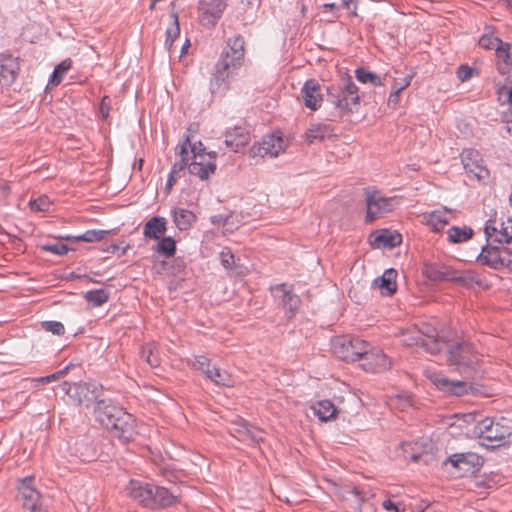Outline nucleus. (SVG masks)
<instances>
[{"label": "nucleus", "mask_w": 512, "mask_h": 512, "mask_svg": "<svg viewBox=\"0 0 512 512\" xmlns=\"http://www.w3.org/2000/svg\"><path fill=\"white\" fill-rule=\"evenodd\" d=\"M166 231L167 226H144V235L155 240L165 237Z\"/></svg>", "instance_id": "8fccbe9b"}, {"label": "nucleus", "mask_w": 512, "mask_h": 512, "mask_svg": "<svg viewBox=\"0 0 512 512\" xmlns=\"http://www.w3.org/2000/svg\"><path fill=\"white\" fill-rule=\"evenodd\" d=\"M180 34V26L178 21V14L173 13L171 14V24L166 30V39H165V47L170 50L174 40L179 36Z\"/></svg>", "instance_id": "a19ab883"}, {"label": "nucleus", "mask_w": 512, "mask_h": 512, "mask_svg": "<svg viewBox=\"0 0 512 512\" xmlns=\"http://www.w3.org/2000/svg\"><path fill=\"white\" fill-rule=\"evenodd\" d=\"M414 77V74H407L406 76L402 78H394L393 84H392V90L400 91L402 92L404 89H406L408 86H410L411 81Z\"/></svg>", "instance_id": "864d4df0"}, {"label": "nucleus", "mask_w": 512, "mask_h": 512, "mask_svg": "<svg viewBox=\"0 0 512 512\" xmlns=\"http://www.w3.org/2000/svg\"><path fill=\"white\" fill-rule=\"evenodd\" d=\"M232 215H215L211 218V222L213 225L216 224H229Z\"/></svg>", "instance_id": "052dcab7"}, {"label": "nucleus", "mask_w": 512, "mask_h": 512, "mask_svg": "<svg viewBox=\"0 0 512 512\" xmlns=\"http://www.w3.org/2000/svg\"><path fill=\"white\" fill-rule=\"evenodd\" d=\"M484 463L482 456L474 452L455 453L448 457L443 465H451L458 472L459 477L472 475L480 470Z\"/></svg>", "instance_id": "1a4fd4ad"}, {"label": "nucleus", "mask_w": 512, "mask_h": 512, "mask_svg": "<svg viewBox=\"0 0 512 512\" xmlns=\"http://www.w3.org/2000/svg\"><path fill=\"white\" fill-rule=\"evenodd\" d=\"M473 234L470 226H451L447 231V238L450 243L457 244L471 239Z\"/></svg>", "instance_id": "72a5a7b5"}, {"label": "nucleus", "mask_w": 512, "mask_h": 512, "mask_svg": "<svg viewBox=\"0 0 512 512\" xmlns=\"http://www.w3.org/2000/svg\"><path fill=\"white\" fill-rule=\"evenodd\" d=\"M192 366L200 370L205 376L213 381L217 385L230 386L231 378L230 375L218 367H212L210 365V359L204 355L195 356L192 362Z\"/></svg>", "instance_id": "2eb2a0df"}, {"label": "nucleus", "mask_w": 512, "mask_h": 512, "mask_svg": "<svg viewBox=\"0 0 512 512\" xmlns=\"http://www.w3.org/2000/svg\"><path fill=\"white\" fill-rule=\"evenodd\" d=\"M423 274L431 281H454L463 285H469L474 281V276L470 272L459 271L440 262L425 263Z\"/></svg>", "instance_id": "0eeeda50"}, {"label": "nucleus", "mask_w": 512, "mask_h": 512, "mask_svg": "<svg viewBox=\"0 0 512 512\" xmlns=\"http://www.w3.org/2000/svg\"><path fill=\"white\" fill-rule=\"evenodd\" d=\"M333 354L347 362L361 360L365 352L370 349V343L351 335L336 336L331 343Z\"/></svg>", "instance_id": "39448f33"}, {"label": "nucleus", "mask_w": 512, "mask_h": 512, "mask_svg": "<svg viewBox=\"0 0 512 512\" xmlns=\"http://www.w3.org/2000/svg\"><path fill=\"white\" fill-rule=\"evenodd\" d=\"M397 271L395 269H387L383 275L374 280V284L382 290V294L391 296L397 290L396 284Z\"/></svg>", "instance_id": "7c9ffc66"}, {"label": "nucleus", "mask_w": 512, "mask_h": 512, "mask_svg": "<svg viewBox=\"0 0 512 512\" xmlns=\"http://www.w3.org/2000/svg\"><path fill=\"white\" fill-rule=\"evenodd\" d=\"M41 250L50 252L59 256H63L68 253V251L71 250L70 247H68L66 244H63L61 242L56 243H48L43 244L40 246Z\"/></svg>", "instance_id": "de8ad7c7"}, {"label": "nucleus", "mask_w": 512, "mask_h": 512, "mask_svg": "<svg viewBox=\"0 0 512 512\" xmlns=\"http://www.w3.org/2000/svg\"><path fill=\"white\" fill-rule=\"evenodd\" d=\"M366 222H373L395 210L401 202V197H384L379 191L365 189Z\"/></svg>", "instance_id": "423d86ee"}, {"label": "nucleus", "mask_w": 512, "mask_h": 512, "mask_svg": "<svg viewBox=\"0 0 512 512\" xmlns=\"http://www.w3.org/2000/svg\"><path fill=\"white\" fill-rule=\"evenodd\" d=\"M383 508L387 511H392L394 510L395 512H405V508L402 507L400 508L399 505L395 504L394 502H392L391 500H385L382 504Z\"/></svg>", "instance_id": "bf43d9fd"}, {"label": "nucleus", "mask_w": 512, "mask_h": 512, "mask_svg": "<svg viewBox=\"0 0 512 512\" xmlns=\"http://www.w3.org/2000/svg\"><path fill=\"white\" fill-rule=\"evenodd\" d=\"M33 477H25L19 480L18 492L25 509L35 512L40 506V493L33 486Z\"/></svg>", "instance_id": "6ab92c4d"}, {"label": "nucleus", "mask_w": 512, "mask_h": 512, "mask_svg": "<svg viewBox=\"0 0 512 512\" xmlns=\"http://www.w3.org/2000/svg\"><path fill=\"white\" fill-rule=\"evenodd\" d=\"M102 386L97 383H78L74 386L71 396L79 405L88 407L90 404L100 401L99 396Z\"/></svg>", "instance_id": "412c9836"}, {"label": "nucleus", "mask_w": 512, "mask_h": 512, "mask_svg": "<svg viewBox=\"0 0 512 512\" xmlns=\"http://www.w3.org/2000/svg\"><path fill=\"white\" fill-rule=\"evenodd\" d=\"M152 249L161 256L169 259L174 257L176 254V241L170 236L163 237L159 240L156 246L152 247Z\"/></svg>", "instance_id": "e433bc0d"}, {"label": "nucleus", "mask_w": 512, "mask_h": 512, "mask_svg": "<svg viewBox=\"0 0 512 512\" xmlns=\"http://www.w3.org/2000/svg\"><path fill=\"white\" fill-rule=\"evenodd\" d=\"M68 369H69V366H67L64 369L59 370L53 374H50L48 376L36 378V379H34V381L37 383H40V384H45V383H50L52 381H56V380L60 379L62 376H64L67 373Z\"/></svg>", "instance_id": "6e6d98bb"}, {"label": "nucleus", "mask_w": 512, "mask_h": 512, "mask_svg": "<svg viewBox=\"0 0 512 512\" xmlns=\"http://www.w3.org/2000/svg\"><path fill=\"white\" fill-rule=\"evenodd\" d=\"M171 215L174 224H192L197 221L196 215L184 208H174Z\"/></svg>", "instance_id": "ea45409f"}, {"label": "nucleus", "mask_w": 512, "mask_h": 512, "mask_svg": "<svg viewBox=\"0 0 512 512\" xmlns=\"http://www.w3.org/2000/svg\"><path fill=\"white\" fill-rule=\"evenodd\" d=\"M20 65L11 55H0V86L7 87L17 78Z\"/></svg>", "instance_id": "cd10ccee"}, {"label": "nucleus", "mask_w": 512, "mask_h": 512, "mask_svg": "<svg viewBox=\"0 0 512 512\" xmlns=\"http://www.w3.org/2000/svg\"><path fill=\"white\" fill-rule=\"evenodd\" d=\"M41 327L46 332H51L54 335H63L65 332L64 325L59 321H43Z\"/></svg>", "instance_id": "603ef678"}, {"label": "nucleus", "mask_w": 512, "mask_h": 512, "mask_svg": "<svg viewBox=\"0 0 512 512\" xmlns=\"http://www.w3.org/2000/svg\"><path fill=\"white\" fill-rule=\"evenodd\" d=\"M245 41L243 36L235 35L229 37L226 45L217 61L221 68H230L236 72L243 66L245 61Z\"/></svg>", "instance_id": "6e6552de"}, {"label": "nucleus", "mask_w": 512, "mask_h": 512, "mask_svg": "<svg viewBox=\"0 0 512 512\" xmlns=\"http://www.w3.org/2000/svg\"><path fill=\"white\" fill-rule=\"evenodd\" d=\"M109 233H110V231H108V230H88L82 235H78V236L64 235V236H61L60 238L64 239V240H73L76 242L92 243V242L101 241Z\"/></svg>", "instance_id": "f704fd0d"}, {"label": "nucleus", "mask_w": 512, "mask_h": 512, "mask_svg": "<svg viewBox=\"0 0 512 512\" xmlns=\"http://www.w3.org/2000/svg\"><path fill=\"white\" fill-rule=\"evenodd\" d=\"M249 140V132L244 127L235 126L225 132V144L233 152H238L248 145Z\"/></svg>", "instance_id": "c85d7f7f"}, {"label": "nucleus", "mask_w": 512, "mask_h": 512, "mask_svg": "<svg viewBox=\"0 0 512 512\" xmlns=\"http://www.w3.org/2000/svg\"><path fill=\"white\" fill-rule=\"evenodd\" d=\"M504 92L507 95V98L511 105V111H512V87L511 88H504Z\"/></svg>", "instance_id": "774afa93"}, {"label": "nucleus", "mask_w": 512, "mask_h": 512, "mask_svg": "<svg viewBox=\"0 0 512 512\" xmlns=\"http://www.w3.org/2000/svg\"><path fill=\"white\" fill-rule=\"evenodd\" d=\"M145 224H167V223H166V219L165 218L159 217V216H155V217H152Z\"/></svg>", "instance_id": "338daca9"}, {"label": "nucleus", "mask_w": 512, "mask_h": 512, "mask_svg": "<svg viewBox=\"0 0 512 512\" xmlns=\"http://www.w3.org/2000/svg\"><path fill=\"white\" fill-rule=\"evenodd\" d=\"M400 93V91L392 90L388 99V104L394 107L398 105L400 101Z\"/></svg>", "instance_id": "680f3d73"}, {"label": "nucleus", "mask_w": 512, "mask_h": 512, "mask_svg": "<svg viewBox=\"0 0 512 512\" xmlns=\"http://www.w3.org/2000/svg\"><path fill=\"white\" fill-rule=\"evenodd\" d=\"M282 151H284V140L281 136L274 134L265 135L259 143L254 144L251 148L253 156L260 157H277Z\"/></svg>", "instance_id": "a211bd4d"}, {"label": "nucleus", "mask_w": 512, "mask_h": 512, "mask_svg": "<svg viewBox=\"0 0 512 512\" xmlns=\"http://www.w3.org/2000/svg\"><path fill=\"white\" fill-rule=\"evenodd\" d=\"M430 380L437 389L451 396L466 395L472 389L467 380H451L440 373H433Z\"/></svg>", "instance_id": "ddd939ff"}, {"label": "nucleus", "mask_w": 512, "mask_h": 512, "mask_svg": "<svg viewBox=\"0 0 512 512\" xmlns=\"http://www.w3.org/2000/svg\"><path fill=\"white\" fill-rule=\"evenodd\" d=\"M241 3L247 8L259 7L261 0H241Z\"/></svg>", "instance_id": "69168bd1"}, {"label": "nucleus", "mask_w": 512, "mask_h": 512, "mask_svg": "<svg viewBox=\"0 0 512 512\" xmlns=\"http://www.w3.org/2000/svg\"><path fill=\"white\" fill-rule=\"evenodd\" d=\"M226 8L225 0H200L199 20L203 26L213 27Z\"/></svg>", "instance_id": "4468645a"}, {"label": "nucleus", "mask_w": 512, "mask_h": 512, "mask_svg": "<svg viewBox=\"0 0 512 512\" xmlns=\"http://www.w3.org/2000/svg\"><path fill=\"white\" fill-rule=\"evenodd\" d=\"M355 77L361 83H371L373 86H382L383 82L379 75L370 72L363 67L355 70Z\"/></svg>", "instance_id": "79ce46f5"}, {"label": "nucleus", "mask_w": 512, "mask_h": 512, "mask_svg": "<svg viewBox=\"0 0 512 512\" xmlns=\"http://www.w3.org/2000/svg\"><path fill=\"white\" fill-rule=\"evenodd\" d=\"M461 161L465 172L471 179L484 182L489 178V170L484 165L480 153L474 149H464L461 154Z\"/></svg>", "instance_id": "9b49d317"}, {"label": "nucleus", "mask_w": 512, "mask_h": 512, "mask_svg": "<svg viewBox=\"0 0 512 512\" xmlns=\"http://www.w3.org/2000/svg\"><path fill=\"white\" fill-rule=\"evenodd\" d=\"M177 177H178L177 174H173V172L170 171L167 182H166V190L168 192L170 191L172 186L176 183Z\"/></svg>", "instance_id": "0e129e2a"}, {"label": "nucleus", "mask_w": 512, "mask_h": 512, "mask_svg": "<svg viewBox=\"0 0 512 512\" xmlns=\"http://www.w3.org/2000/svg\"><path fill=\"white\" fill-rule=\"evenodd\" d=\"M484 233L487 245L478 256V262L500 270L506 265V257L500 255L499 248L503 246L507 252L512 253V243L505 242L512 236V226H484Z\"/></svg>", "instance_id": "f257e3e1"}, {"label": "nucleus", "mask_w": 512, "mask_h": 512, "mask_svg": "<svg viewBox=\"0 0 512 512\" xmlns=\"http://www.w3.org/2000/svg\"><path fill=\"white\" fill-rule=\"evenodd\" d=\"M421 333L422 347L430 354H438L446 342L440 339L438 332L435 327L429 324H423L420 328L416 329Z\"/></svg>", "instance_id": "393cba45"}, {"label": "nucleus", "mask_w": 512, "mask_h": 512, "mask_svg": "<svg viewBox=\"0 0 512 512\" xmlns=\"http://www.w3.org/2000/svg\"><path fill=\"white\" fill-rule=\"evenodd\" d=\"M311 408L320 421L331 420L337 415V408L330 400L318 401Z\"/></svg>", "instance_id": "2f4dec72"}, {"label": "nucleus", "mask_w": 512, "mask_h": 512, "mask_svg": "<svg viewBox=\"0 0 512 512\" xmlns=\"http://www.w3.org/2000/svg\"><path fill=\"white\" fill-rule=\"evenodd\" d=\"M427 224H449L455 219V213L446 207L427 214Z\"/></svg>", "instance_id": "4c0bfd02"}, {"label": "nucleus", "mask_w": 512, "mask_h": 512, "mask_svg": "<svg viewBox=\"0 0 512 512\" xmlns=\"http://www.w3.org/2000/svg\"><path fill=\"white\" fill-rule=\"evenodd\" d=\"M71 63H72V62H71V60H69V59L63 60L61 63H59V64L55 67V69H54V71H53V73H52V75H51V77H50L49 82H50L52 85H58V84H60V83H61V81H62V78H63L64 73H65V72H67V71L70 69V67H71Z\"/></svg>", "instance_id": "49530a36"}, {"label": "nucleus", "mask_w": 512, "mask_h": 512, "mask_svg": "<svg viewBox=\"0 0 512 512\" xmlns=\"http://www.w3.org/2000/svg\"><path fill=\"white\" fill-rule=\"evenodd\" d=\"M236 74V71L230 68L223 69L220 67L219 63L216 62L214 72L209 83L211 94L224 95L229 89L230 82Z\"/></svg>", "instance_id": "aec40b11"}, {"label": "nucleus", "mask_w": 512, "mask_h": 512, "mask_svg": "<svg viewBox=\"0 0 512 512\" xmlns=\"http://www.w3.org/2000/svg\"><path fill=\"white\" fill-rule=\"evenodd\" d=\"M327 101L334 106L338 116L353 113L360 105L358 87L351 77L343 78L339 83L327 87Z\"/></svg>", "instance_id": "f03ea898"}, {"label": "nucleus", "mask_w": 512, "mask_h": 512, "mask_svg": "<svg viewBox=\"0 0 512 512\" xmlns=\"http://www.w3.org/2000/svg\"><path fill=\"white\" fill-rule=\"evenodd\" d=\"M370 243L375 248L393 249L402 243V235L395 230L380 229L371 233Z\"/></svg>", "instance_id": "a878e982"}, {"label": "nucleus", "mask_w": 512, "mask_h": 512, "mask_svg": "<svg viewBox=\"0 0 512 512\" xmlns=\"http://www.w3.org/2000/svg\"><path fill=\"white\" fill-rule=\"evenodd\" d=\"M301 95L307 108L312 111H316L320 108L323 101V95L321 86L317 80H307L301 89Z\"/></svg>", "instance_id": "bb28decb"}, {"label": "nucleus", "mask_w": 512, "mask_h": 512, "mask_svg": "<svg viewBox=\"0 0 512 512\" xmlns=\"http://www.w3.org/2000/svg\"><path fill=\"white\" fill-rule=\"evenodd\" d=\"M500 42H502L498 37L493 36L491 32L483 34L479 39V45L480 47L484 49H493L494 47L497 48L499 46Z\"/></svg>", "instance_id": "3c124183"}, {"label": "nucleus", "mask_w": 512, "mask_h": 512, "mask_svg": "<svg viewBox=\"0 0 512 512\" xmlns=\"http://www.w3.org/2000/svg\"><path fill=\"white\" fill-rule=\"evenodd\" d=\"M120 415L117 420L108 429L112 437L118 438L126 443L132 441L137 434L135 419L132 414L123 410H116Z\"/></svg>", "instance_id": "f8f14e48"}, {"label": "nucleus", "mask_w": 512, "mask_h": 512, "mask_svg": "<svg viewBox=\"0 0 512 512\" xmlns=\"http://www.w3.org/2000/svg\"><path fill=\"white\" fill-rule=\"evenodd\" d=\"M155 351L156 346L152 343L144 345L141 349V357L153 368L160 365V358Z\"/></svg>", "instance_id": "a18cd8bd"}, {"label": "nucleus", "mask_w": 512, "mask_h": 512, "mask_svg": "<svg viewBox=\"0 0 512 512\" xmlns=\"http://www.w3.org/2000/svg\"><path fill=\"white\" fill-rule=\"evenodd\" d=\"M474 434L498 447L512 434V421L504 417L497 421L485 418L475 425Z\"/></svg>", "instance_id": "20e7f679"}, {"label": "nucleus", "mask_w": 512, "mask_h": 512, "mask_svg": "<svg viewBox=\"0 0 512 512\" xmlns=\"http://www.w3.org/2000/svg\"><path fill=\"white\" fill-rule=\"evenodd\" d=\"M29 207L32 212H49L53 207V202L47 195H39L37 198L29 200Z\"/></svg>", "instance_id": "c03bdc74"}, {"label": "nucleus", "mask_w": 512, "mask_h": 512, "mask_svg": "<svg viewBox=\"0 0 512 512\" xmlns=\"http://www.w3.org/2000/svg\"><path fill=\"white\" fill-rule=\"evenodd\" d=\"M272 294L283 309L289 311L292 317L301 305V299L298 295L294 294L291 289H288L286 284L276 285L271 288Z\"/></svg>", "instance_id": "5701e85b"}, {"label": "nucleus", "mask_w": 512, "mask_h": 512, "mask_svg": "<svg viewBox=\"0 0 512 512\" xmlns=\"http://www.w3.org/2000/svg\"><path fill=\"white\" fill-rule=\"evenodd\" d=\"M76 383L74 384H71L67 381H64L61 385H60V389L67 395H69L70 397L72 396L73 394V391H74V386H75Z\"/></svg>", "instance_id": "e2e57ef3"}, {"label": "nucleus", "mask_w": 512, "mask_h": 512, "mask_svg": "<svg viewBox=\"0 0 512 512\" xmlns=\"http://www.w3.org/2000/svg\"><path fill=\"white\" fill-rule=\"evenodd\" d=\"M111 110V99L108 96H104L100 103V114L103 119H107Z\"/></svg>", "instance_id": "13d9d810"}, {"label": "nucleus", "mask_w": 512, "mask_h": 512, "mask_svg": "<svg viewBox=\"0 0 512 512\" xmlns=\"http://www.w3.org/2000/svg\"><path fill=\"white\" fill-rule=\"evenodd\" d=\"M110 293L106 289H96L86 292L85 299L94 306H101L109 300Z\"/></svg>", "instance_id": "37998d69"}, {"label": "nucleus", "mask_w": 512, "mask_h": 512, "mask_svg": "<svg viewBox=\"0 0 512 512\" xmlns=\"http://www.w3.org/2000/svg\"><path fill=\"white\" fill-rule=\"evenodd\" d=\"M361 361L363 369L367 372L380 373L391 367L390 359L381 349L373 347L371 343L370 349L365 352Z\"/></svg>", "instance_id": "f3484780"}, {"label": "nucleus", "mask_w": 512, "mask_h": 512, "mask_svg": "<svg viewBox=\"0 0 512 512\" xmlns=\"http://www.w3.org/2000/svg\"><path fill=\"white\" fill-rule=\"evenodd\" d=\"M127 495L133 499L134 501L141 504L143 507L150 508L153 507V484L131 479L126 486Z\"/></svg>", "instance_id": "dca6fc26"}, {"label": "nucleus", "mask_w": 512, "mask_h": 512, "mask_svg": "<svg viewBox=\"0 0 512 512\" xmlns=\"http://www.w3.org/2000/svg\"><path fill=\"white\" fill-rule=\"evenodd\" d=\"M191 152L193 153V160L188 166L189 173L201 180H207L210 175L215 173L217 153L214 151L209 153L197 152L196 145L191 146Z\"/></svg>", "instance_id": "9d476101"}, {"label": "nucleus", "mask_w": 512, "mask_h": 512, "mask_svg": "<svg viewBox=\"0 0 512 512\" xmlns=\"http://www.w3.org/2000/svg\"><path fill=\"white\" fill-rule=\"evenodd\" d=\"M221 264L225 269H233L235 264L234 254L229 249H224L220 253Z\"/></svg>", "instance_id": "5fc2aeb1"}, {"label": "nucleus", "mask_w": 512, "mask_h": 512, "mask_svg": "<svg viewBox=\"0 0 512 512\" xmlns=\"http://www.w3.org/2000/svg\"><path fill=\"white\" fill-rule=\"evenodd\" d=\"M472 68H470L468 65H461L456 72L457 77L462 81H467L472 76Z\"/></svg>", "instance_id": "4d7b16f0"}, {"label": "nucleus", "mask_w": 512, "mask_h": 512, "mask_svg": "<svg viewBox=\"0 0 512 512\" xmlns=\"http://www.w3.org/2000/svg\"><path fill=\"white\" fill-rule=\"evenodd\" d=\"M332 133V129L326 124H312L307 129L305 136L309 143H313L316 140H323Z\"/></svg>", "instance_id": "c9c22d12"}, {"label": "nucleus", "mask_w": 512, "mask_h": 512, "mask_svg": "<svg viewBox=\"0 0 512 512\" xmlns=\"http://www.w3.org/2000/svg\"><path fill=\"white\" fill-rule=\"evenodd\" d=\"M421 333H419L416 329L408 330L406 333L403 334V343L406 346H421L422 347V340H421Z\"/></svg>", "instance_id": "09e8293b"}, {"label": "nucleus", "mask_w": 512, "mask_h": 512, "mask_svg": "<svg viewBox=\"0 0 512 512\" xmlns=\"http://www.w3.org/2000/svg\"><path fill=\"white\" fill-rule=\"evenodd\" d=\"M447 352L448 364L455 366L466 378H471L477 372L481 359L472 343L466 340L457 341L448 345Z\"/></svg>", "instance_id": "7ed1b4c3"}, {"label": "nucleus", "mask_w": 512, "mask_h": 512, "mask_svg": "<svg viewBox=\"0 0 512 512\" xmlns=\"http://www.w3.org/2000/svg\"><path fill=\"white\" fill-rule=\"evenodd\" d=\"M497 69L502 74H507L512 67V45L500 42L496 48Z\"/></svg>", "instance_id": "c756f323"}, {"label": "nucleus", "mask_w": 512, "mask_h": 512, "mask_svg": "<svg viewBox=\"0 0 512 512\" xmlns=\"http://www.w3.org/2000/svg\"><path fill=\"white\" fill-rule=\"evenodd\" d=\"M116 410H123V408L113 404L110 400H100L94 407V415L96 420L108 430L120 416Z\"/></svg>", "instance_id": "b1692460"}, {"label": "nucleus", "mask_w": 512, "mask_h": 512, "mask_svg": "<svg viewBox=\"0 0 512 512\" xmlns=\"http://www.w3.org/2000/svg\"><path fill=\"white\" fill-rule=\"evenodd\" d=\"M235 432L238 434L239 439L242 441H250L258 444L263 441L262 432L255 427H251L246 422L237 424Z\"/></svg>", "instance_id": "473e14b6"}, {"label": "nucleus", "mask_w": 512, "mask_h": 512, "mask_svg": "<svg viewBox=\"0 0 512 512\" xmlns=\"http://www.w3.org/2000/svg\"><path fill=\"white\" fill-rule=\"evenodd\" d=\"M153 501L151 509L167 508L176 504L181 497L180 488L173 485L170 488L153 485Z\"/></svg>", "instance_id": "4be33fe9"}, {"label": "nucleus", "mask_w": 512, "mask_h": 512, "mask_svg": "<svg viewBox=\"0 0 512 512\" xmlns=\"http://www.w3.org/2000/svg\"><path fill=\"white\" fill-rule=\"evenodd\" d=\"M191 144H190V140H189V137L186 138V140L184 141V143H182L179 147H177V152L178 154L181 156L180 160L175 162L172 169H171V172H173V174H179L181 171H183L184 169L188 168L189 166V162H188V147H190Z\"/></svg>", "instance_id": "58836bf2"}]
</instances>
